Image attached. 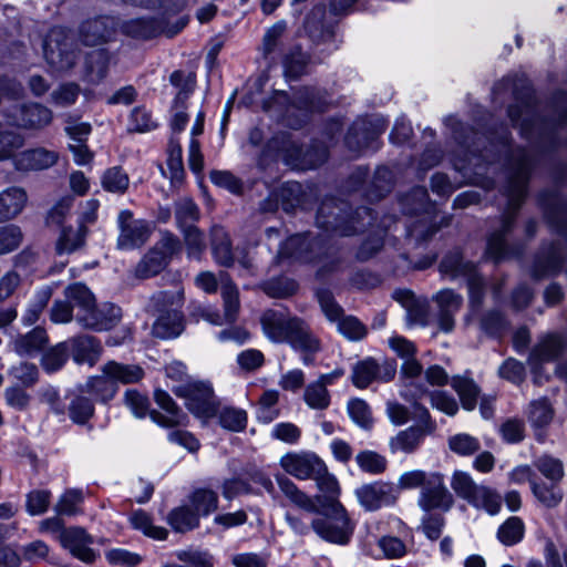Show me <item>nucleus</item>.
<instances>
[{
    "label": "nucleus",
    "instance_id": "3",
    "mask_svg": "<svg viewBox=\"0 0 567 567\" xmlns=\"http://www.w3.org/2000/svg\"><path fill=\"white\" fill-rule=\"evenodd\" d=\"M440 271L450 280L465 279L468 291V306L472 313L482 308L486 295V281L477 271L475 264L465 260L458 250H454L443 257L440 264Z\"/></svg>",
    "mask_w": 567,
    "mask_h": 567
},
{
    "label": "nucleus",
    "instance_id": "27",
    "mask_svg": "<svg viewBox=\"0 0 567 567\" xmlns=\"http://www.w3.org/2000/svg\"><path fill=\"white\" fill-rule=\"evenodd\" d=\"M184 330V317L181 310L171 309L159 312L157 320L153 324L152 333L159 339H171L178 337Z\"/></svg>",
    "mask_w": 567,
    "mask_h": 567
},
{
    "label": "nucleus",
    "instance_id": "48",
    "mask_svg": "<svg viewBox=\"0 0 567 567\" xmlns=\"http://www.w3.org/2000/svg\"><path fill=\"white\" fill-rule=\"evenodd\" d=\"M166 258L159 248L151 249L135 267V276L147 279L159 274L167 265Z\"/></svg>",
    "mask_w": 567,
    "mask_h": 567
},
{
    "label": "nucleus",
    "instance_id": "9",
    "mask_svg": "<svg viewBox=\"0 0 567 567\" xmlns=\"http://www.w3.org/2000/svg\"><path fill=\"white\" fill-rule=\"evenodd\" d=\"M417 505L424 512H449L453 507L454 496L446 487L443 474L432 472L427 483L420 491Z\"/></svg>",
    "mask_w": 567,
    "mask_h": 567
},
{
    "label": "nucleus",
    "instance_id": "31",
    "mask_svg": "<svg viewBox=\"0 0 567 567\" xmlns=\"http://www.w3.org/2000/svg\"><path fill=\"white\" fill-rule=\"evenodd\" d=\"M27 203V194L20 187H9L0 193V221L18 216Z\"/></svg>",
    "mask_w": 567,
    "mask_h": 567
},
{
    "label": "nucleus",
    "instance_id": "60",
    "mask_svg": "<svg viewBox=\"0 0 567 567\" xmlns=\"http://www.w3.org/2000/svg\"><path fill=\"white\" fill-rule=\"evenodd\" d=\"M279 400V393L276 390H266L258 402L257 417L264 423H270L279 415L276 405Z\"/></svg>",
    "mask_w": 567,
    "mask_h": 567
},
{
    "label": "nucleus",
    "instance_id": "19",
    "mask_svg": "<svg viewBox=\"0 0 567 567\" xmlns=\"http://www.w3.org/2000/svg\"><path fill=\"white\" fill-rule=\"evenodd\" d=\"M58 538L62 547L68 549L74 557L84 563H93L95 560L96 554L90 548L93 539L85 529L81 527L65 528Z\"/></svg>",
    "mask_w": 567,
    "mask_h": 567
},
{
    "label": "nucleus",
    "instance_id": "7",
    "mask_svg": "<svg viewBox=\"0 0 567 567\" xmlns=\"http://www.w3.org/2000/svg\"><path fill=\"white\" fill-rule=\"evenodd\" d=\"M417 425L409 426L390 439L389 446L393 454H412L419 450L426 435L436 430V423L431 419L426 408L415 404Z\"/></svg>",
    "mask_w": 567,
    "mask_h": 567
},
{
    "label": "nucleus",
    "instance_id": "62",
    "mask_svg": "<svg viewBox=\"0 0 567 567\" xmlns=\"http://www.w3.org/2000/svg\"><path fill=\"white\" fill-rule=\"evenodd\" d=\"M218 413L219 424L229 431L239 432L247 425V413L241 409L223 408Z\"/></svg>",
    "mask_w": 567,
    "mask_h": 567
},
{
    "label": "nucleus",
    "instance_id": "14",
    "mask_svg": "<svg viewBox=\"0 0 567 567\" xmlns=\"http://www.w3.org/2000/svg\"><path fill=\"white\" fill-rule=\"evenodd\" d=\"M120 235L117 247L121 249H133L146 243L150 236V228L145 220L135 219L132 212L121 210L117 217Z\"/></svg>",
    "mask_w": 567,
    "mask_h": 567
},
{
    "label": "nucleus",
    "instance_id": "22",
    "mask_svg": "<svg viewBox=\"0 0 567 567\" xmlns=\"http://www.w3.org/2000/svg\"><path fill=\"white\" fill-rule=\"evenodd\" d=\"M285 311L268 309L260 317V323L265 336L276 343L286 341L290 333L292 319Z\"/></svg>",
    "mask_w": 567,
    "mask_h": 567
},
{
    "label": "nucleus",
    "instance_id": "17",
    "mask_svg": "<svg viewBox=\"0 0 567 567\" xmlns=\"http://www.w3.org/2000/svg\"><path fill=\"white\" fill-rule=\"evenodd\" d=\"M280 466L298 480H312L323 470V461L313 453H287L281 456Z\"/></svg>",
    "mask_w": 567,
    "mask_h": 567
},
{
    "label": "nucleus",
    "instance_id": "16",
    "mask_svg": "<svg viewBox=\"0 0 567 567\" xmlns=\"http://www.w3.org/2000/svg\"><path fill=\"white\" fill-rule=\"evenodd\" d=\"M357 498L367 511H378L382 506L395 503L398 495L395 487L385 482H374L362 485L355 491Z\"/></svg>",
    "mask_w": 567,
    "mask_h": 567
},
{
    "label": "nucleus",
    "instance_id": "57",
    "mask_svg": "<svg viewBox=\"0 0 567 567\" xmlns=\"http://www.w3.org/2000/svg\"><path fill=\"white\" fill-rule=\"evenodd\" d=\"M534 467L549 482L559 483L564 477V465L559 458L544 454L533 462Z\"/></svg>",
    "mask_w": 567,
    "mask_h": 567
},
{
    "label": "nucleus",
    "instance_id": "37",
    "mask_svg": "<svg viewBox=\"0 0 567 567\" xmlns=\"http://www.w3.org/2000/svg\"><path fill=\"white\" fill-rule=\"evenodd\" d=\"M318 245L319 241L311 239L308 234L295 235L280 247L279 255L281 257L311 260L308 254Z\"/></svg>",
    "mask_w": 567,
    "mask_h": 567
},
{
    "label": "nucleus",
    "instance_id": "10",
    "mask_svg": "<svg viewBox=\"0 0 567 567\" xmlns=\"http://www.w3.org/2000/svg\"><path fill=\"white\" fill-rule=\"evenodd\" d=\"M8 123L24 130H42L52 122V112L39 103L14 105L4 112Z\"/></svg>",
    "mask_w": 567,
    "mask_h": 567
},
{
    "label": "nucleus",
    "instance_id": "26",
    "mask_svg": "<svg viewBox=\"0 0 567 567\" xmlns=\"http://www.w3.org/2000/svg\"><path fill=\"white\" fill-rule=\"evenodd\" d=\"M301 185L297 182H288L280 188L278 194H275V200L270 197L261 203V209L264 212H272L277 208L278 202L285 212H291L301 204Z\"/></svg>",
    "mask_w": 567,
    "mask_h": 567
},
{
    "label": "nucleus",
    "instance_id": "56",
    "mask_svg": "<svg viewBox=\"0 0 567 567\" xmlns=\"http://www.w3.org/2000/svg\"><path fill=\"white\" fill-rule=\"evenodd\" d=\"M175 219L181 229L196 226L200 217L198 206L189 198H182L175 203Z\"/></svg>",
    "mask_w": 567,
    "mask_h": 567
},
{
    "label": "nucleus",
    "instance_id": "1",
    "mask_svg": "<svg viewBox=\"0 0 567 567\" xmlns=\"http://www.w3.org/2000/svg\"><path fill=\"white\" fill-rule=\"evenodd\" d=\"M509 134L506 127L497 141L491 138L493 148L502 147L508 154V182L505 188L507 197V212L503 216L501 227L493 231L487 239L486 254L495 262L519 257L523 254L520 244L508 245L506 236L512 231L516 215L527 194L529 174L534 165L532 153L525 148H516L509 152Z\"/></svg>",
    "mask_w": 567,
    "mask_h": 567
},
{
    "label": "nucleus",
    "instance_id": "49",
    "mask_svg": "<svg viewBox=\"0 0 567 567\" xmlns=\"http://www.w3.org/2000/svg\"><path fill=\"white\" fill-rule=\"evenodd\" d=\"M380 378V367L378 362L368 358L357 362L352 368V382L359 389H364L374 380Z\"/></svg>",
    "mask_w": 567,
    "mask_h": 567
},
{
    "label": "nucleus",
    "instance_id": "64",
    "mask_svg": "<svg viewBox=\"0 0 567 567\" xmlns=\"http://www.w3.org/2000/svg\"><path fill=\"white\" fill-rule=\"evenodd\" d=\"M478 484L474 482L472 476L463 471H455L451 478V487L455 492V494L466 501L471 499L472 495L478 488Z\"/></svg>",
    "mask_w": 567,
    "mask_h": 567
},
{
    "label": "nucleus",
    "instance_id": "30",
    "mask_svg": "<svg viewBox=\"0 0 567 567\" xmlns=\"http://www.w3.org/2000/svg\"><path fill=\"white\" fill-rule=\"evenodd\" d=\"M110 62L109 52L105 49L91 51L85 56L83 79L89 83H100L107 73Z\"/></svg>",
    "mask_w": 567,
    "mask_h": 567
},
{
    "label": "nucleus",
    "instance_id": "4",
    "mask_svg": "<svg viewBox=\"0 0 567 567\" xmlns=\"http://www.w3.org/2000/svg\"><path fill=\"white\" fill-rule=\"evenodd\" d=\"M272 152L281 153L288 165L301 169L315 168L328 158L323 144H313L305 151L289 133H279L268 141L261 156L268 157Z\"/></svg>",
    "mask_w": 567,
    "mask_h": 567
},
{
    "label": "nucleus",
    "instance_id": "50",
    "mask_svg": "<svg viewBox=\"0 0 567 567\" xmlns=\"http://www.w3.org/2000/svg\"><path fill=\"white\" fill-rule=\"evenodd\" d=\"M65 298L73 307H78V313L87 312L95 302V297L92 291L81 282L69 285L64 290Z\"/></svg>",
    "mask_w": 567,
    "mask_h": 567
},
{
    "label": "nucleus",
    "instance_id": "38",
    "mask_svg": "<svg viewBox=\"0 0 567 567\" xmlns=\"http://www.w3.org/2000/svg\"><path fill=\"white\" fill-rule=\"evenodd\" d=\"M324 4L315 6L307 14L305 29L312 39L324 41L328 38H332L333 28L324 23Z\"/></svg>",
    "mask_w": 567,
    "mask_h": 567
},
{
    "label": "nucleus",
    "instance_id": "35",
    "mask_svg": "<svg viewBox=\"0 0 567 567\" xmlns=\"http://www.w3.org/2000/svg\"><path fill=\"white\" fill-rule=\"evenodd\" d=\"M277 484L282 494L296 506L308 512L317 513L318 505L316 502L300 491L297 485L285 475H276Z\"/></svg>",
    "mask_w": 567,
    "mask_h": 567
},
{
    "label": "nucleus",
    "instance_id": "33",
    "mask_svg": "<svg viewBox=\"0 0 567 567\" xmlns=\"http://www.w3.org/2000/svg\"><path fill=\"white\" fill-rule=\"evenodd\" d=\"M313 481H316L317 486L321 493H323V496H317L316 497V504L321 507H332V503L339 502L338 495H339V484L337 478L331 475L328 472V468L326 464L323 463V470L320 471L319 474H316L312 477Z\"/></svg>",
    "mask_w": 567,
    "mask_h": 567
},
{
    "label": "nucleus",
    "instance_id": "52",
    "mask_svg": "<svg viewBox=\"0 0 567 567\" xmlns=\"http://www.w3.org/2000/svg\"><path fill=\"white\" fill-rule=\"evenodd\" d=\"M525 535V524L522 518L512 516L497 529V539L505 546H513L522 542Z\"/></svg>",
    "mask_w": 567,
    "mask_h": 567
},
{
    "label": "nucleus",
    "instance_id": "15",
    "mask_svg": "<svg viewBox=\"0 0 567 567\" xmlns=\"http://www.w3.org/2000/svg\"><path fill=\"white\" fill-rule=\"evenodd\" d=\"M154 401L164 411V413L151 410L150 417L156 424L163 427L185 426L188 423V416L176 404L173 398L164 390L156 389L154 391Z\"/></svg>",
    "mask_w": 567,
    "mask_h": 567
},
{
    "label": "nucleus",
    "instance_id": "53",
    "mask_svg": "<svg viewBox=\"0 0 567 567\" xmlns=\"http://www.w3.org/2000/svg\"><path fill=\"white\" fill-rule=\"evenodd\" d=\"M130 520L135 529L141 530L147 537L164 540L168 536V530L164 527L155 526L152 517L142 509L133 512Z\"/></svg>",
    "mask_w": 567,
    "mask_h": 567
},
{
    "label": "nucleus",
    "instance_id": "18",
    "mask_svg": "<svg viewBox=\"0 0 567 567\" xmlns=\"http://www.w3.org/2000/svg\"><path fill=\"white\" fill-rule=\"evenodd\" d=\"M120 318L121 309L118 307L113 303L96 306V301L87 312L78 313L75 317L81 326L96 331L113 328L120 321Z\"/></svg>",
    "mask_w": 567,
    "mask_h": 567
},
{
    "label": "nucleus",
    "instance_id": "61",
    "mask_svg": "<svg viewBox=\"0 0 567 567\" xmlns=\"http://www.w3.org/2000/svg\"><path fill=\"white\" fill-rule=\"evenodd\" d=\"M554 416V411L547 399L533 401L529 405L528 420L534 427L542 429L548 425Z\"/></svg>",
    "mask_w": 567,
    "mask_h": 567
},
{
    "label": "nucleus",
    "instance_id": "13",
    "mask_svg": "<svg viewBox=\"0 0 567 567\" xmlns=\"http://www.w3.org/2000/svg\"><path fill=\"white\" fill-rule=\"evenodd\" d=\"M384 125L381 121L372 122L370 120L360 118L355 121L346 135V145L350 152L360 154L364 150L371 148L375 151L378 137L383 133Z\"/></svg>",
    "mask_w": 567,
    "mask_h": 567
},
{
    "label": "nucleus",
    "instance_id": "8",
    "mask_svg": "<svg viewBox=\"0 0 567 567\" xmlns=\"http://www.w3.org/2000/svg\"><path fill=\"white\" fill-rule=\"evenodd\" d=\"M185 400L188 411L197 417L209 419L217 414V404L212 385L203 381H189L173 389Z\"/></svg>",
    "mask_w": 567,
    "mask_h": 567
},
{
    "label": "nucleus",
    "instance_id": "28",
    "mask_svg": "<svg viewBox=\"0 0 567 567\" xmlns=\"http://www.w3.org/2000/svg\"><path fill=\"white\" fill-rule=\"evenodd\" d=\"M101 371L111 377L117 385L136 383L144 377V370L137 364H124L114 360L107 361L101 368Z\"/></svg>",
    "mask_w": 567,
    "mask_h": 567
},
{
    "label": "nucleus",
    "instance_id": "47",
    "mask_svg": "<svg viewBox=\"0 0 567 567\" xmlns=\"http://www.w3.org/2000/svg\"><path fill=\"white\" fill-rule=\"evenodd\" d=\"M296 109L302 111L305 114L311 111H321L322 102L318 96V92H316L313 89L306 87L297 93L295 102L287 109L284 116V120L288 125H293L289 117Z\"/></svg>",
    "mask_w": 567,
    "mask_h": 567
},
{
    "label": "nucleus",
    "instance_id": "44",
    "mask_svg": "<svg viewBox=\"0 0 567 567\" xmlns=\"http://www.w3.org/2000/svg\"><path fill=\"white\" fill-rule=\"evenodd\" d=\"M451 386L457 393L463 409L467 411L475 409L481 390L474 380L455 375L451 380Z\"/></svg>",
    "mask_w": 567,
    "mask_h": 567
},
{
    "label": "nucleus",
    "instance_id": "29",
    "mask_svg": "<svg viewBox=\"0 0 567 567\" xmlns=\"http://www.w3.org/2000/svg\"><path fill=\"white\" fill-rule=\"evenodd\" d=\"M120 28L123 34L135 40H148L162 31L158 21L153 18L130 19L122 22Z\"/></svg>",
    "mask_w": 567,
    "mask_h": 567
},
{
    "label": "nucleus",
    "instance_id": "2",
    "mask_svg": "<svg viewBox=\"0 0 567 567\" xmlns=\"http://www.w3.org/2000/svg\"><path fill=\"white\" fill-rule=\"evenodd\" d=\"M373 213L368 207L351 206L343 200L326 198L316 215L318 228L339 236H351L372 225Z\"/></svg>",
    "mask_w": 567,
    "mask_h": 567
},
{
    "label": "nucleus",
    "instance_id": "11",
    "mask_svg": "<svg viewBox=\"0 0 567 567\" xmlns=\"http://www.w3.org/2000/svg\"><path fill=\"white\" fill-rule=\"evenodd\" d=\"M285 342L301 354V361L305 365H312L316 354L321 351L320 339L313 333L309 324L300 318L292 319L291 330Z\"/></svg>",
    "mask_w": 567,
    "mask_h": 567
},
{
    "label": "nucleus",
    "instance_id": "46",
    "mask_svg": "<svg viewBox=\"0 0 567 567\" xmlns=\"http://www.w3.org/2000/svg\"><path fill=\"white\" fill-rule=\"evenodd\" d=\"M169 82L178 92L174 100L175 107H185V102L194 92L196 86V74L194 72H185L183 70L174 71L169 76Z\"/></svg>",
    "mask_w": 567,
    "mask_h": 567
},
{
    "label": "nucleus",
    "instance_id": "12",
    "mask_svg": "<svg viewBox=\"0 0 567 567\" xmlns=\"http://www.w3.org/2000/svg\"><path fill=\"white\" fill-rule=\"evenodd\" d=\"M513 93L518 104L508 107V116L513 125L520 127V133L526 138L533 134L534 122L527 118L520 121L523 114L529 115L533 112V92L524 78H516L513 81Z\"/></svg>",
    "mask_w": 567,
    "mask_h": 567
},
{
    "label": "nucleus",
    "instance_id": "23",
    "mask_svg": "<svg viewBox=\"0 0 567 567\" xmlns=\"http://www.w3.org/2000/svg\"><path fill=\"white\" fill-rule=\"evenodd\" d=\"M565 264V251L560 244H551L547 249L539 252L533 267V277L542 279L556 275Z\"/></svg>",
    "mask_w": 567,
    "mask_h": 567
},
{
    "label": "nucleus",
    "instance_id": "63",
    "mask_svg": "<svg viewBox=\"0 0 567 567\" xmlns=\"http://www.w3.org/2000/svg\"><path fill=\"white\" fill-rule=\"evenodd\" d=\"M23 240V234L19 226L8 224L0 227V255L10 254L18 249Z\"/></svg>",
    "mask_w": 567,
    "mask_h": 567
},
{
    "label": "nucleus",
    "instance_id": "42",
    "mask_svg": "<svg viewBox=\"0 0 567 567\" xmlns=\"http://www.w3.org/2000/svg\"><path fill=\"white\" fill-rule=\"evenodd\" d=\"M167 523L175 532L187 533L199 526V517L189 505H181L168 513Z\"/></svg>",
    "mask_w": 567,
    "mask_h": 567
},
{
    "label": "nucleus",
    "instance_id": "21",
    "mask_svg": "<svg viewBox=\"0 0 567 567\" xmlns=\"http://www.w3.org/2000/svg\"><path fill=\"white\" fill-rule=\"evenodd\" d=\"M84 45H102L115 34V20L112 17H99L84 21L79 30Z\"/></svg>",
    "mask_w": 567,
    "mask_h": 567
},
{
    "label": "nucleus",
    "instance_id": "20",
    "mask_svg": "<svg viewBox=\"0 0 567 567\" xmlns=\"http://www.w3.org/2000/svg\"><path fill=\"white\" fill-rule=\"evenodd\" d=\"M65 343L69 347V354L78 364L86 363L90 367H94L101 358L102 344L93 336L79 334L69 338Z\"/></svg>",
    "mask_w": 567,
    "mask_h": 567
},
{
    "label": "nucleus",
    "instance_id": "40",
    "mask_svg": "<svg viewBox=\"0 0 567 567\" xmlns=\"http://www.w3.org/2000/svg\"><path fill=\"white\" fill-rule=\"evenodd\" d=\"M86 235L87 227L84 225H78L76 228L64 227L56 241V252L63 255L76 251L84 246Z\"/></svg>",
    "mask_w": 567,
    "mask_h": 567
},
{
    "label": "nucleus",
    "instance_id": "6",
    "mask_svg": "<svg viewBox=\"0 0 567 567\" xmlns=\"http://www.w3.org/2000/svg\"><path fill=\"white\" fill-rule=\"evenodd\" d=\"M43 54L54 71H70L80 56L74 34L61 27L52 28L43 41Z\"/></svg>",
    "mask_w": 567,
    "mask_h": 567
},
{
    "label": "nucleus",
    "instance_id": "36",
    "mask_svg": "<svg viewBox=\"0 0 567 567\" xmlns=\"http://www.w3.org/2000/svg\"><path fill=\"white\" fill-rule=\"evenodd\" d=\"M565 342L558 334L545 337L530 352L529 362H548L555 360L563 351Z\"/></svg>",
    "mask_w": 567,
    "mask_h": 567
},
{
    "label": "nucleus",
    "instance_id": "32",
    "mask_svg": "<svg viewBox=\"0 0 567 567\" xmlns=\"http://www.w3.org/2000/svg\"><path fill=\"white\" fill-rule=\"evenodd\" d=\"M118 385L113 382L111 377L102 372L101 375L90 377L84 385L80 386L81 393H89L101 402L112 400L117 393Z\"/></svg>",
    "mask_w": 567,
    "mask_h": 567
},
{
    "label": "nucleus",
    "instance_id": "58",
    "mask_svg": "<svg viewBox=\"0 0 567 567\" xmlns=\"http://www.w3.org/2000/svg\"><path fill=\"white\" fill-rule=\"evenodd\" d=\"M68 411L70 419L74 423L82 425L93 416L94 404L89 398L82 394H76L70 400Z\"/></svg>",
    "mask_w": 567,
    "mask_h": 567
},
{
    "label": "nucleus",
    "instance_id": "59",
    "mask_svg": "<svg viewBox=\"0 0 567 567\" xmlns=\"http://www.w3.org/2000/svg\"><path fill=\"white\" fill-rule=\"evenodd\" d=\"M303 400L311 409L326 410L330 405V393L316 380L305 388Z\"/></svg>",
    "mask_w": 567,
    "mask_h": 567
},
{
    "label": "nucleus",
    "instance_id": "51",
    "mask_svg": "<svg viewBox=\"0 0 567 567\" xmlns=\"http://www.w3.org/2000/svg\"><path fill=\"white\" fill-rule=\"evenodd\" d=\"M544 206L545 217L548 224L561 235L567 234V206L557 197H554L550 203L542 199Z\"/></svg>",
    "mask_w": 567,
    "mask_h": 567
},
{
    "label": "nucleus",
    "instance_id": "39",
    "mask_svg": "<svg viewBox=\"0 0 567 567\" xmlns=\"http://www.w3.org/2000/svg\"><path fill=\"white\" fill-rule=\"evenodd\" d=\"M226 277V274H220V293L224 303V318L226 322L234 323L237 320L240 309L239 291L236 285Z\"/></svg>",
    "mask_w": 567,
    "mask_h": 567
},
{
    "label": "nucleus",
    "instance_id": "43",
    "mask_svg": "<svg viewBox=\"0 0 567 567\" xmlns=\"http://www.w3.org/2000/svg\"><path fill=\"white\" fill-rule=\"evenodd\" d=\"M532 493L537 502L546 508H556L564 499V491L558 483L533 482Z\"/></svg>",
    "mask_w": 567,
    "mask_h": 567
},
{
    "label": "nucleus",
    "instance_id": "5",
    "mask_svg": "<svg viewBox=\"0 0 567 567\" xmlns=\"http://www.w3.org/2000/svg\"><path fill=\"white\" fill-rule=\"evenodd\" d=\"M316 514L319 516L311 520V528L321 539L337 545L350 542L354 525L340 502L332 503L330 508L318 506Z\"/></svg>",
    "mask_w": 567,
    "mask_h": 567
},
{
    "label": "nucleus",
    "instance_id": "41",
    "mask_svg": "<svg viewBox=\"0 0 567 567\" xmlns=\"http://www.w3.org/2000/svg\"><path fill=\"white\" fill-rule=\"evenodd\" d=\"M468 504L477 509L485 511L489 515H496L502 508V496L496 489L480 485Z\"/></svg>",
    "mask_w": 567,
    "mask_h": 567
},
{
    "label": "nucleus",
    "instance_id": "34",
    "mask_svg": "<svg viewBox=\"0 0 567 567\" xmlns=\"http://www.w3.org/2000/svg\"><path fill=\"white\" fill-rule=\"evenodd\" d=\"M212 250L216 261L225 267L234 264L231 241L229 235L221 226H214L210 231Z\"/></svg>",
    "mask_w": 567,
    "mask_h": 567
},
{
    "label": "nucleus",
    "instance_id": "54",
    "mask_svg": "<svg viewBox=\"0 0 567 567\" xmlns=\"http://www.w3.org/2000/svg\"><path fill=\"white\" fill-rule=\"evenodd\" d=\"M69 355L65 341L59 342L42 354L41 365L48 373L56 372L66 363Z\"/></svg>",
    "mask_w": 567,
    "mask_h": 567
},
{
    "label": "nucleus",
    "instance_id": "45",
    "mask_svg": "<svg viewBox=\"0 0 567 567\" xmlns=\"http://www.w3.org/2000/svg\"><path fill=\"white\" fill-rule=\"evenodd\" d=\"M192 509L198 517L208 516L218 508V495L209 488H196L188 496Z\"/></svg>",
    "mask_w": 567,
    "mask_h": 567
},
{
    "label": "nucleus",
    "instance_id": "24",
    "mask_svg": "<svg viewBox=\"0 0 567 567\" xmlns=\"http://www.w3.org/2000/svg\"><path fill=\"white\" fill-rule=\"evenodd\" d=\"M58 159L55 151L38 147L19 153L14 157V166L19 171H40L53 166Z\"/></svg>",
    "mask_w": 567,
    "mask_h": 567
},
{
    "label": "nucleus",
    "instance_id": "25",
    "mask_svg": "<svg viewBox=\"0 0 567 567\" xmlns=\"http://www.w3.org/2000/svg\"><path fill=\"white\" fill-rule=\"evenodd\" d=\"M49 337L41 327H35L24 334H19L12 341L13 351L20 357H33L47 347Z\"/></svg>",
    "mask_w": 567,
    "mask_h": 567
},
{
    "label": "nucleus",
    "instance_id": "55",
    "mask_svg": "<svg viewBox=\"0 0 567 567\" xmlns=\"http://www.w3.org/2000/svg\"><path fill=\"white\" fill-rule=\"evenodd\" d=\"M101 184L106 192L124 194L128 188L130 177L121 166H113L103 173Z\"/></svg>",
    "mask_w": 567,
    "mask_h": 567
}]
</instances>
